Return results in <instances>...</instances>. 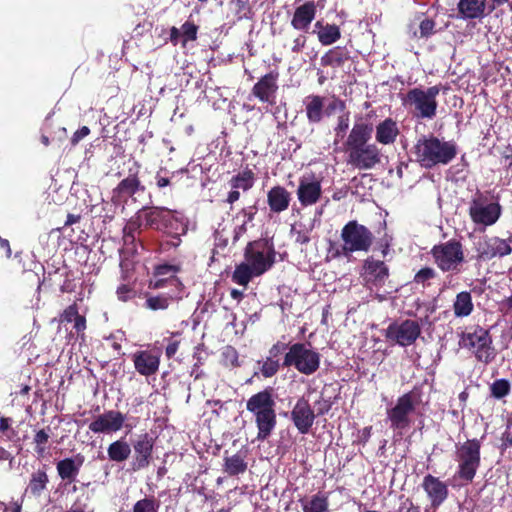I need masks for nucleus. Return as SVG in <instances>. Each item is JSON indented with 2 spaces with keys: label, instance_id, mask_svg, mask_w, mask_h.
Segmentation results:
<instances>
[{
  "label": "nucleus",
  "instance_id": "nucleus-1",
  "mask_svg": "<svg viewBox=\"0 0 512 512\" xmlns=\"http://www.w3.org/2000/svg\"><path fill=\"white\" fill-rule=\"evenodd\" d=\"M373 130L372 123L357 121L344 143L347 163L358 170H370L381 163V150L370 142Z\"/></svg>",
  "mask_w": 512,
  "mask_h": 512
},
{
  "label": "nucleus",
  "instance_id": "nucleus-2",
  "mask_svg": "<svg viewBox=\"0 0 512 512\" xmlns=\"http://www.w3.org/2000/svg\"><path fill=\"white\" fill-rule=\"evenodd\" d=\"M144 228L155 230L170 237L161 243L162 250L177 248L181 244V235L187 232V221L177 210L164 206H143Z\"/></svg>",
  "mask_w": 512,
  "mask_h": 512
},
{
  "label": "nucleus",
  "instance_id": "nucleus-3",
  "mask_svg": "<svg viewBox=\"0 0 512 512\" xmlns=\"http://www.w3.org/2000/svg\"><path fill=\"white\" fill-rule=\"evenodd\" d=\"M454 141H444L433 134L422 135L414 145V154L421 167L432 169L448 165L457 155Z\"/></svg>",
  "mask_w": 512,
  "mask_h": 512
},
{
  "label": "nucleus",
  "instance_id": "nucleus-4",
  "mask_svg": "<svg viewBox=\"0 0 512 512\" xmlns=\"http://www.w3.org/2000/svg\"><path fill=\"white\" fill-rule=\"evenodd\" d=\"M276 402L272 387L253 394L246 402V409L255 420L258 429L257 440L264 441L270 437L277 425Z\"/></svg>",
  "mask_w": 512,
  "mask_h": 512
},
{
  "label": "nucleus",
  "instance_id": "nucleus-5",
  "mask_svg": "<svg viewBox=\"0 0 512 512\" xmlns=\"http://www.w3.org/2000/svg\"><path fill=\"white\" fill-rule=\"evenodd\" d=\"M440 90L439 85L427 89L418 87L410 89L402 98L403 105L409 107L416 118L431 120L437 114L438 102L436 98Z\"/></svg>",
  "mask_w": 512,
  "mask_h": 512
},
{
  "label": "nucleus",
  "instance_id": "nucleus-6",
  "mask_svg": "<svg viewBox=\"0 0 512 512\" xmlns=\"http://www.w3.org/2000/svg\"><path fill=\"white\" fill-rule=\"evenodd\" d=\"M320 354L310 348V343L297 342L290 344L289 350L284 354L283 368L294 367L303 375H312L320 367Z\"/></svg>",
  "mask_w": 512,
  "mask_h": 512
},
{
  "label": "nucleus",
  "instance_id": "nucleus-7",
  "mask_svg": "<svg viewBox=\"0 0 512 512\" xmlns=\"http://www.w3.org/2000/svg\"><path fill=\"white\" fill-rule=\"evenodd\" d=\"M456 460L458 469L454 478L472 483L481 463V441L474 438L461 444L456 451Z\"/></svg>",
  "mask_w": 512,
  "mask_h": 512
},
{
  "label": "nucleus",
  "instance_id": "nucleus-8",
  "mask_svg": "<svg viewBox=\"0 0 512 512\" xmlns=\"http://www.w3.org/2000/svg\"><path fill=\"white\" fill-rule=\"evenodd\" d=\"M460 344L464 348L472 350L476 359L483 364L487 365L496 358L497 352L492 345L489 330L479 325L470 327L462 333Z\"/></svg>",
  "mask_w": 512,
  "mask_h": 512
},
{
  "label": "nucleus",
  "instance_id": "nucleus-9",
  "mask_svg": "<svg viewBox=\"0 0 512 512\" xmlns=\"http://www.w3.org/2000/svg\"><path fill=\"white\" fill-rule=\"evenodd\" d=\"M430 254L436 266L444 273L458 274L465 263L463 245L457 239H450L444 243L434 245Z\"/></svg>",
  "mask_w": 512,
  "mask_h": 512
},
{
  "label": "nucleus",
  "instance_id": "nucleus-10",
  "mask_svg": "<svg viewBox=\"0 0 512 512\" xmlns=\"http://www.w3.org/2000/svg\"><path fill=\"white\" fill-rule=\"evenodd\" d=\"M418 398L419 394L417 392L409 391L398 397L396 404L387 409L386 414L391 429L402 434L403 430L410 427V416L416 409Z\"/></svg>",
  "mask_w": 512,
  "mask_h": 512
},
{
  "label": "nucleus",
  "instance_id": "nucleus-11",
  "mask_svg": "<svg viewBox=\"0 0 512 512\" xmlns=\"http://www.w3.org/2000/svg\"><path fill=\"white\" fill-rule=\"evenodd\" d=\"M141 164L133 161L123 175V178L112 189L111 201L114 204L126 203L128 199L133 198L138 193H144L146 188L140 177Z\"/></svg>",
  "mask_w": 512,
  "mask_h": 512
},
{
  "label": "nucleus",
  "instance_id": "nucleus-12",
  "mask_svg": "<svg viewBox=\"0 0 512 512\" xmlns=\"http://www.w3.org/2000/svg\"><path fill=\"white\" fill-rule=\"evenodd\" d=\"M340 237L351 254L354 252H368L374 242L372 231L356 220H351L343 226Z\"/></svg>",
  "mask_w": 512,
  "mask_h": 512
},
{
  "label": "nucleus",
  "instance_id": "nucleus-13",
  "mask_svg": "<svg viewBox=\"0 0 512 512\" xmlns=\"http://www.w3.org/2000/svg\"><path fill=\"white\" fill-rule=\"evenodd\" d=\"M247 263L260 276L268 271L275 262V251L265 240L259 239L247 244L244 251Z\"/></svg>",
  "mask_w": 512,
  "mask_h": 512
},
{
  "label": "nucleus",
  "instance_id": "nucleus-14",
  "mask_svg": "<svg viewBox=\"0 0 512 512\" xmlns=\"http://www.w3.org/2000/svg\"><path fill=\"white\" fill-rule=\"evenodd\" d=\"M421 332V326L416 320L405 319L401 322L390 323L384 330V337L390 343L408 347L417 341Z\"/></svg>",
  "mask_w": 512,
  "mask_h": 512
},
{
  "label": "nucleus",
  "instance_id": "nucleus-15",
  "mask_svg": "<svg viewBox=\"0 0 512 512\" xmlns=\"http://www.w3.org/2000/svg\"><path fill=\"white\" fill-rule=\"evenodd\" d=\"M469 216L476 225L484 227L495 224L501 216V205L498 202H489L487 197L477 194L470 203Z\"/></svg>",
  "mask_w": 512,
  "mask_h": 512
},
{
  "label": "nucleus",
  "instance_id": "nucleus-16",
  "mask_svg": "<svg viewBox=\"0 0 512 512\" xmlns=\"http://www.w3.org/2000/svg\"><path fill=\"white\" fill-rule=\"evenodd\" d=\"M161 354L159 348L136 350L130 354V359L138 374L150 377L159 371Z\"/></svg>",
  "mask_w": 512,
  "mask_h": 512
},
{
  "label": "nucleus",
  "instance_id": "nucleus-17",
  "mask_svg": "<svg viewBox=\"0 0 512 512\" xmlns=\"http://www.w3.org/2000/svg\"><path fill=\"white\" fill-rule=\"evenodd\" d=\"M510 242L511 238L506 240L497 236H485L477 243V257L484 261L505 257L512 252Z\"/></svg>",
  "mask_w": 512,
  "mask_h": 512
},
{
  "label": "nucleus",
  "instance_id": "nucleus-18",
  "mask_svg": "<svg viewBox=\"0 0 512 512\" xmlns=\"http://www.w3.org/2000/svg\"><path fill=\"white\" fill-rule=\"evenodd\" d=\"M155 438L145 432L136 437L132 442L134 458L132 462L133 470L147 468L153 459V450Z\"/></svg>",
  "mask_w": 512,
  "mask_h": 512
},
{
  "label": "nucleus",
  "instance_id": "nucleus-19",
  "mask_svg": "<svg viewBox=\"0 0 512 512\" xmlns=\"http://www.w3.org/2000/svg\"><path fill=\"white\" fill-rule=\"evenodd\" d=\"M290 419L300 434H308L315 422L316 413L309 401L300 397L290 412Z\"/></svg>",
  "mask_w": 512,
  "mask_h": 512
},
{
  "label": "nucleus",
  "instance_id": "nucleus-20",
  "mask_svg": "<svg viewBox=\"0 0 512 512\" xmlns=\"http://www.w3.org/2000/svg\"><path fill=\"white\" fill-rule=\"evenodd\" d=\"M278 78L279 73L277 71H270L263 75L252 87V95L262 103L275 105L278 91Z\"/></svg>",
  "mask_w": 512,
  "mask_h": 512
},
{
  "label": "nucleus",
  "instance_id": "nucleus-21",
  "mask_svg": "<svg viewBox=\"0 0 512 512\" xmlns=\"http://www.w3.org/2000/svg\"><path fill=\"white\" fill-rule=\"evenodd\" d=\"M125 420V415L120 411H105L89 424V430L96 434L117 432L123 428Z\"/></svg>",
  "mask_w": 512,
  "mask_h": 512
},
{
  "label": "nucleus",
  "instance_id": "nucleus-22",
  "mask_svg": "<svg viewBox=\"0 0 512 512\" xmlns=\"http://www.w3.org/2000/svg\"><path fill=\"white\" fill-rule=\"evenodd\" d=\"M421 486L433 509H437L448 497L449 490L446 483L431 474L424 476Z\"/></svg>",
  "mask_w": 512,
  "mask_h": 512
},
{
  "label": "nucleus",
  "instance_id": "nucleus-23",
  "mask_svg": "<svg viewBox=\"0 0 512 512\" xmlns=\"http://www.w3.org/2000/svg\"><path fill=\"white\" fill-rule=\"evenodd\" d=\"M322 195V187L320 181L313 179L309 180L306 177L299 179V186L297 189V197L300 204L304 207L316 204Z\"/></svg>",
  "mask_w": 512,
  "mask_h": 512
},
{
  "label": "nucleus",
  "instance_id": "nucleus-24",
  "mask_svg": "<svg viewBox=\"0 0 512 512\" xmlns=\"http://www.w3.org/2000/svg\"><path fill=\"white\" fill-rule=\"evenodd\" d=\"M85 461L84 455L78 453L74 457H67L56 463L59 478L67 483L75 482Z\"/></svg>",
  "mask_w": 512,
  "mask_h": 512
},
{
  "label": "nucleus",
  "instance_id": "nucleus-25",
  "mask_svg": "<svg viewBox=\"0 0 512 512\" xmlns=\"http://www.w3.org/2000/svg\"><path fill=\"white\" fill-rule=\"evenodd\" d=\"M365 280L376 288L382 287L389 278V268L381 260L367 258L364 262Z\"/></svg>",
  "mask_w": 512,
  "mask_h": 512
},
{
  "label": "nucleus",
  "instance_id": "nucleus-26",
  "mask_svg": "<svg viewBox=\"0 0 512 512\" xmlns=\"http://www.w3.org/2000/svg\"><path fill=\"white\" fill-rule=\"evenodd\" d=\"M317 6L314 1H307L296 7L291 19V26L299 31L307 32L315 19Z\"/></svg>",
  "mask_w": 512,
  "mask_h": 512
},
{
  "label": "nucleus",
  "instance_id": "nucleus-27",
  "mask_svg": "<svg viewBox=\"0 0 512 512\" xmlns=\"http://www.w3.org/2000/svg\"><path fill=\"white\" fill-rule=\"evenodd\" d=\"M487 0H459L457 10L464 20L482 19L486 12Z\"/></svg>",
  "mask_w": 512,
  "mask_h": 512
},
{
  "label": "nucleus",
  "instance_id": "nucleus-28",
  "mask_svg": "<svg viewBox=\"0 0 512 512\" xmlns=\"http://www.w3.org/2000/svg\"><path fill=\"white\" fill-rule=\"evenodd\" d=\"M291 201V194L283 186L272 187L267 193V203L273 213H281L288 209Z\"/></svg>",
  "mask_w": 512,
  "mask_h": 512
},
{
  "label": "nucleus",
  "instance_id": "nucleus-29",
  "mask_svg": "<svg viewBox=\"0 0 512 512\" xmlns=\"http://www.w3.org/2000/svg\"><path fill=\"white\" fill-rule=\"evenodd\" d=\"M399 133L396 121L386 118L376 126L375 139L379 144L391 145L396 141Z\"/></svg>",
  "mask_w": 512,
  "mask_h": 512
},
{
  "label": "nucleus",
  "instance_id": "nucleus-30",
  "mask_svg": "<svg viewBox=\"0 0 512 512\" xmlns=\"http://www.w3.org/2000/svg\"><path fill=\"white\" fill-rule=\"evenodd\" d=\"M182 297L179 292H163L157 295H147L144 306L152 311L166 310L170 304Z\"/></svg>",
  "mask_w": 512,
  "mask_h": 512
},
{
  "label": "nucleus",
  "instance_id": "nucleus-31",
  "mask_svg": "<svg viewBox=\"0 0 512 512\" xmlns=\"http://www.w3.org/2000/svg\"><path fill=\"white\" fill-rule=\"evenodd\" d=\"M349 51L340 46H335L325 52L320 59V64L323 67L339 68L349 60Z\"/></svg>",
  "mask_w": 512,
  "mask_h": 512
},
{
  "label": "nucleus",
  "instance_id": "nucleus-32",
  "mask_svg": "<svg viewBox=\"0 0 512 512\" xmlns=\"http://www.w3.org/2000/svg\"><path fill=\"white\" fill-rule=\"evenodd\" d=\"M305 110L309 123L316 124L323 119L324 98L320 95H309L305 98Z\"/></svg>",
  "mask_w": 512,
  "mask_h": 512
},
{
  "label": "nucleus",
  "instance_id": "nucleus-33",
  "mask_svg": "<svg viewBox=\"0 0 512 512\" xmlns=\"http://www.w3.org/2000/svg\"><path fill=\"white\" fill-rule=\"evenodd\" d=\"M315 28L318 29V41L323 46H329L336 43L341 38V30L336 24H323L322 21L315 23Z\"/></svg>",
  "mask_w": 512,
  "mask_h": 512
},
{
  "label": "nucleus",
  "instance_id": "nucleus-34",
  "mask_svg": "<svg viewBox=\"0 0 512 512\" xmlns=\"http://www.w3.org/2000/svg\"><path fill=\"white\" fill-rule=\"evenodd\" d=\"M49 478L45 470L38 469L31 474L28 486L25 490L33 497L39 498L47 489Z\"/></svg>",
  "mask_w": 512,
  "mask_h": 512
},
{
  "label": "nucleus",
  "instance_id": "nucleus-35",
  "mask_svg": "<svg viewBox=\"0 0 512 512\" xmlns=\"http://www.w3.org/2000/svg\"><path fill=\"white\" fill-rule=\"evenodd\" d=\"M107 454L110 461L124 462L130 457V444L124 438L118 439L109 444Z\"/></svg>",
  "mask_w": 512,
  "mask_h": 512
},
{
  "label": "nucleus",
  "instance_id": "nucleus-36",
  "mask_svg": "<svg viewBox=\"0 0 512 512\" xmlns=\"http://www.w3.org/2000/svg\"><path fill=\"white\" fill-rule=\"evenodd\" d=\"M50 432L51 428L50 426H47L45 428L37 430L34 435V452L38 459L45 458L47 455H49Z\"/></svg>",
  "mask_w": 512,
  "mask_h": 512
},
{
  "label": "nucleus",
  "instance_id": "nucleus-37",
  "mask_svg": "<svg viewBox=\"0 0 512 512\" xmlns=\"http://www.w3.org/2000/svg\"><path fill=\"white\" fill-rule=\"evenodd\" d=\"M474 309L471 293L462 291L456 295L453 311L456 317H467Z\"/></svg>",
  "mask_w": 512,
  "mask_h": 512
},
{
  "label": "nucleus",
  "instance_id": "nucleus-38",
  "mask_svg": "<svg viewBox=\"0 0 512 512\" xmlns=\"http://www.w3.org/2000/svg\"><path fill=\"white\" fill-rule=\"evenodd\" d=\"M255 182L254 172L246 168L238 174L234 175L230 180L229 184L232 189H241L244 192L250 190Z\"/></svg>",
  "mask_w": 512,
  "mask_h": 512
},
{
  "label": "nucleus",
  "instance_id": "nucleus-39",
  "mask_svg": "<svg viewBox=\"0 0 512 512\" xmlns=\"http://www.w3.org/2000/svg\"><path fill=\"white\" fill-rule=\"evenodd\" d=\"M247 470V463L244 460V457L236 453L230 457H225L224 459V471L229 476H237L239 474H243Z\"/></svg>",
  "mask_w": 512,
  "mask_h": 512
},
{
  "label": "nucleus",
  "instance_id": "nucleus-40",
  "mask_svg": "<svg viewBox=\"0 0 512 512\" xmlns=\"http://www.w3.org/2000/svg\"><path fill=\"white\" fill-rule=\"evenodd\" d=\"M164 287H168V292H179L182 294L183 284L179 280L178 277H155V279L150 280L149 288L152 289H161Z\"/></svg>",
  "mask_w": 512,
  "mask_h": 512
},
{
  "label": "nucleus",
  "instance_id": "nucleus-41",
  "mask_svg": "<svg viewBox=\"0 0 512 512\" xmlns=\"http://www.w3.org/2000/svg\"><path fill=\"white\" fill-rule=\"evenodd\" d=\"M256 272L247 263L242 262L235 267L232 274V281L238 285L247 286Z\"/></svg>",
  "mask_w": 512,
  "mask_h": 512
},
{
  "label": "nucleus",
  "instance_id": "nucleus-42",
  "mask_svg": "<svg viewBox=\"0 0 512 512\" xmlns=\"http://www.w3.org/2000/svg\"><path fill=\"white\" fill-rule=\"evenodd\" d=\"M303 512H327L328 498L320 493L315 494L310 500L302 502Z\"/></svg>",
  "mask_w": 512,
  "mask_h": 512
},
{
  "label": "nucleus",
  "instance_id": "nucleus-43",
  "mask_svg": "<svg viewBox=\"0 0 512 512\" xmlns=\"http://www.w3.org/2000/svg\"><path fill=\"white\" fill-rule=\"evenodd\" d=\"M229 5L233 10L237 21L252 18L253 11L249 0H230Z\"/></svg>",
  "mask_w": 512,
  "mask_h": 512
},
{
  "label": "nucleus",
  "instance_id": "nucleus-44",
  "mask_svg": "<svg viewBox=\"0 0 512 512\" xmlns=\"http://www.w3.org/2000/svg\"><path fill=\"white\" fill-rule=\"evenodd\" d=\"M144 225V216L142 208L139 209L132 217H130L123 227L122 233L140 235L142 226Z\"/></svg>",
  "mask_w": 512,
  "mask_h": 512
},
{
  "label": "nucleus",
  "instance_id": "nucleus-45",
  "mask_svg": "<svg viewBox=\"0 0 512 512\" xmlns=\"http://www.w3.org/2000/svg\"><path fill=\"white\" fill-rule=\"evenodd\" d=\"M160 502L154 496L144 497L135 502L132 512H158Z\"/></svg>",
  "mask_w": 512,
  "mask_h": 512
},
{
  "label": "nucleus",
  "instance_id": "nucleus-46",
  "mask_svg": "<svg viewBox=\"0 0 512 512\" xmlns=\"http://www.w3.org/2000/svg\"><path fill=\"white\" fill-rule=\"evenodd\" d=\"M259 364H261L259 368L260 374L264 378H271L275 376L279 372L280 368H283L282 362H278V360H273L269 357H266L265 360L259 362Z\"/></svg>",
  "mask_w": 512,
  "mask_h": 512
},
{
  "label": "nucleus",
  "instance_id": "nucleus-47",
  "mask_svg": "<svg viewBox=\"0 0 512 512\" xmlns=\"http://www.w3.org/2000/svg\"><path fill=\"white\" fill-rule=\"evenodd\" d=\"M511 391L510 382L507 379H497L490 386L491 396L496 399H502Z\"/></svg>",
  "mask_w": 512,
  "mask_h": 512
},
{
  "label": "nucleus",
  "instance_id": "nucleus-48",
  "mask_svg": "<svg viewBox=\"0 0 512 512\" xmlns=\"http://www.w3.org/2000/svg\"><path fill=\"white\" fill-rule=\"evenodd\" d=\"M437 276L435 269L432 267H423L417 271L413 278V283L422 285L423 287L429 286L430 281Z\"/></svg>",
  "mask_w": 512,
  "mask_h": 512
},
{
  "label": "nucleus",
  "instance_id": "nucleus-49",
  "mask_svg": "<svg viewBox=\"0 0 512 512\" xmlns=\"http://www.w3.org/2000/svg\"><path fill=\"white\" fill-rule=\"evenodd\" d=\"M327 252L328 256H330L332 259H337L340 257L349 258L352 255L350 251H348V248L344 242L339 244L334 241H329Z\"/></svg>",
  "mask_w": 512,
  "mask_h": 512
},
{
  "label": "nucleus",
  "instance_id": "nucleus-50",
  "mask_svg": "<svg viewBox=\"0 0 512 512\" xmlns=\"http://www.w3.org/2000/svg\"><path fill=\"white\" fill-rule=\"evenodd\" d=\"M137 295V291L133 284L124 283L117 287L116 296L121 302H128L134 299Z\"/></svg>",
  "mask_w": 512,
  "mask_h": 512
},
{
  "label": "nucleus",
  "instance_id": "nucleus-51",
  "mask_svg": "<svg viewBox=\"0 0 512 512\" xmlns=\"http://www.w3.org/2000/svg\"><path fill=\"white\" fill-rule=\"evenodd\" d=\"M198 29L199 27L191 21H186L182 24L180 30L183 37V44L188 41H195L197 39Z\"/></svg>",
  "mask_w": 512,
  "mask_h": 512
},
{
  "label": "nucleus",
  "instance_id": "nucleus-52",
  "mask_svg": "<svg viewBox=\"0 0 512 512\" xmlns=\"http://www.w3.org/2000/svg\"><path fill=\"white\" fill-rule=\"evenodd\" d=\"M436 22L428 17L423 18L419 23V38H429L436 33Z\"/></svg>",
  "mask_w": 512,
  "mask_h": 512
},
{
  "label": "nucleus",
  "instance_id": "nucleus-53",
  "mask_svg": "<svg viewBox=\"0 0 512 512\" xmlns=\"http://www.w3.org/2000/svg\"><path fill=\"white\" fill-rule=\"evenodd\" d=\"M180 268L176 265L161 264L154 268V277H176L175 274L179 272Z\"/></svg>",
  "mask_w": 512,
  "mask_h": 512
},
{
  "label": "nucleus",
  "instance_id": "nucleus-54",
  "mask_svg": "<svg viewBox=\"0 0 512 512\" xmlns=\"http://www.w3.org/2000/svg\"><path fill=\"white\" fill-rule=\"evenodd\" d=\"M289 347H290V343L277 341L270 347L267 357H269L273 360L276 359V360H278V362H280V357L289 350Z\"/></svg>",
  "mask_w": 512,
  "mask_h": 512
},
{
  "label": "nucleus",
  "instance_id": "nucleus-55",
  "mask_svg": "<svg viewBox=\"0 0 512 512\" xmlns=\"http://www.w3.org/2000/svg\"><path fill=\"white\" fill-rule=\"evenodd\" d=\"M138 237L139 235L122 233L123 243L132 254L137 253L138 245L143 247V243Z\"/></svg>",
  "mask_w": 512,
  "mask_h": 512
},
{
  "label": "nucleus",
  "instance_id": "nucleus-56",
  "mask_svg": "<svg viewBox=\"0 0 512 512\" xmlns=\"http://www.w3.org/2000/svg\"><path fill=\"white\" fill-rule=\"evenodd\" d=\"M79 316L78 305L74 302L64 309V311L60 314V322L61 323H71L75 320V318Z\"/></svg>",
  "mask_w": 512,
  "mask_h": 512
},
{
  "label": "nucleus",
  "instance_id": "nucleus-57",
  "mask_svg": "<svg viewBox=\"0 0 512 512\" xmlns=\"http://www.w3.org/2000/svg\"><path fill=\"white\" fill-rule=\"evenodd\" d=\"M178 335H179L178 333H172L171 337L164 339V341H167L165 355L168 359L174 357L179 349L180 341L174 339V337L178 336Z\"/></svg>",
  "mask_w": 512,
  "mask_h": 512
},
{
  "label": "nucleus",
  "instance_id": "nucleus-58",
  "mask_svg": "<svg viewBox=\"0 0 512 512\" xmlns=\"http://www.w3.org/2000/svg\"><path fill=\"white\" fill-rule=\"evenodd\" d=\"M349 128V112L338 117V122L335 127L336 136L344 137Z\"/></svg>",
  "mask_w": 512,
  "mask_h": 512
},
{
  "label": "nucleus",
  "instance_id": "nucleus-59",
  "mask_svg": "<svg viewBox=\"0 0 512 512\" xmlns=\"http://www.w3.org/2000/svg\"><path fill=\"white\" fill-rule=\"evenodd\" d=\"M72 273L71 271H67L64 274V282L60 286L61 293H72L75 291L76 285L74 283V280L71 278Z\"/></svg>",
  "mask_w": 512,
  "mask_h": 512
},
{
  "label": "nucleus",
  "instance_id": "nucleus-60",
  "mask_svg": "<svg viewBox=\"0 0 512 512\" xmlns=\"http://www.w3.org/2000/svg\"><path fill=\"white\" fill-rule=\"evenodd\" d=\"M10 418L0 417V432L5 434L8 439L12 440L14 436H16V432L13 429H10Z\"/></svg>",
  "mask_w": 512,
  "mask_h": 512
},
{
  "label": "nucleus",
  "instance_id": "nucleus-61",
  "mask_svg": "<svg viewBox=\"0 0 512 512\" xmlns=\"http://www.w3.org/2000/svg\"><path fill=\"white\" fill-rule=\"evenodd\" d=\"M73 323H74L73 328L75 329V332L77 333V335L79 337L83 338L85 330L87 328L85 316L79 314V316H77L75 318Z\"/></svg>",
  "mask_w": 512,
  "mask_h": 512
},
{
  "label": "nucleus",
  "instance_id": "nucleus-62",
  "mask_svg": "<svg viewBox=\"0 0 512 512\" xmlns=\"http://www.w3.org/2000/svg\"><path fill=\"white\" fill-rule=\"evenodd\" d=\"M119 267L121 270V279L127 281L130 277V271L132 270V263L127 258H121Z\"/></svg>",
  "mask_w": 512,
  "mask_h": 512
},
{
  "label": "nucleus",
  "instance_id": "nucleus-63",
  "mask_svg": "<svg viewBox=\"0 0 512 512\" xmlns=\"http://www.w3.org/2000/svg\"><path fill=\"white\" fill-rule=\"evenodd\" d=\"M90 134V129L87 126H82L78 130L74 132L71 137V144L73 146L77 145L83 138Z\"/></svg>",
  "mask_w": 512,
  "mask_h": 512
},
{
  "label": "nucleus",
  "instance_id": "nucleus-64",
  "mask_svg": "<svg viewBox=\"0 0 512 512\" xmlns=\"http://www.w3.org/2000/svg\"><path fill=\"white\" fill-rule=\"evenodd\" d=\"M306 43H307V37L303 34H299L293 40V45L291 47V51L293 53H300L305 48Z\"/></svg>",
  "mask_w": 512,
  "mask_h": 512
}]
</instances>
